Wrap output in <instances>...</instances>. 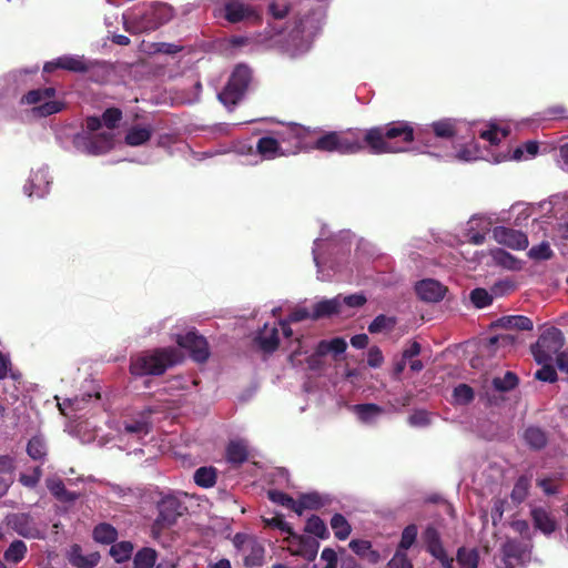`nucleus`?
Segmentation results:
<instances>
[{
    "instance_id": "nucleus-57",
    "label": "nucleus",
    "mask_w": 568,
    "mask_h": 568,
    "mask_svg": "<svg viewBox=\"0 0 568 568\" xmlns=\"http://www.w3.org/2000/svg\"><path fill=\"white\" fill-rule=\"evenodd\" d=\"M384 363V355L378 346H372L367 353V364L369 367L378 368Z\"/></svg>"
},
{
    "instance_id": "nucleus-53",
    "label": "nucleus",
    "mask_w": 568,
    "mask_h": 568,
    "mask_svg": "<svg viewBox=\"0 0 568 568\" xmlns=\"http://www.w3.org/2000/svg\"><path fill=\"white\" fill-rule=\"evenodd\" d=\"M267 497L271 501L278 504L285 508L294 506V498L281 490L271 489L267 491Z\"/></svg>"
},
{
    "instance_id": "nucleus-21",
    "label": "nucleus",
    "mask_w": 568,
    "mask_h": 568,
    "mask_svg": "<svg viewBox=\"0 0 568 568\" xmlns=\"http://www.w3.org/2000/svg\"><path fill=\"white\" fill-rule=\"evenodd\" d=\"M530 516L536 529L549 536L557 529V523L552 515L542 507H534Z\"/></svg>"
},
{
    "instance_id": "nucleus-51",
    "label": "nucleus",
    "mask_w": 568,
    "mask_h": 568,
    "mask_svg": "<svg viewBox=\"0 0 568 568\" xmlns=\"http://www.w3.org/2000/svg\"><path fill=\"white\" fill-rule=\"evenodd\" d=\"M263 524L265 527L277 528L281 531L286 532L288 536L294 534L293 528L284 520L282 515H276L272 518H263Z\"/></svg>"
},
{
    "instance_id": "nucleus-63",
    "label": "nucleus",
    "mask_w": 568,
    "mask_h": 568,
    "mask_svg": "<svg viewBox=\"0 0 568 568\" xmlns=\"http://www.w3.org/2000/svg\"><path fill=\"white\" fill-rule=\"evenodd\" d=\"M341 301L342 305L345 304L349 307H361L366 303L367 300L364 294H351Z\"/></svg>"
},
{
    "instance_id": "nucleus-6",
    "label": "nucleus",
    "mask_w": 568,
    "mask_h": 568,
    "mask_svg": "<svg viewBox=\"0 0 568 568\" xmlns=\"http://www.w3.org/2000/svg\"><path fill=\"white\" fill-rule=\"evenodd\" d=\"M55 93L57 91L52 87L30 90L22 95L20 103L34 105L33 112L36 114L49 116L60 112L64 106L63 102L53 100Z\"/></svg>"
},
{
    "instance_id": "nucleus-55",
    "label": "nucleus",
    "mask_w": 568,
    "mask_h": 568,
    "mask_svg": "<svg viewBox=\"0 0 568 568\" xmlns=\"http://www.w3.org/2000/svg\"><path fill=\"white\" fill-rule=\"evenodd\" d=\"M495 260L501 264L503 266L515 270L518 268L517 263L518 261L508 252L504 250H497L494 254Z\"/></svg>"
},
{
    "instance_id": "nucleus-18",
    "label": "nucleus",
    "mask_w": 568,
    "mask_h": 568,
    "mask_svg": "<svg viewBox=\"0 0 568 568\" xmlns=\"http://www.w3.org/2000/svg\"><path fill=\"white\" fill-rule=\"evenodd\" d=\"M281 142L280 136H262L256 142V154L263 160H274L285 156L287 152L282 149Z\"/></svg>"
},
{
    "instance_id": "nucleus-59",
    "label": "nucleus",
    "mask_w": 568,
    "mask_h": 568,
    "mask_svg": "<svg viewBox=\"0 0 568 568\" xmlns=\"http://www.w3.org/2000/svg\"><path fill=\"white\" fill-rule=\"evenodd\" d=\"M537 486L540 487L547 496L556 495L559 491V485L551 478L538 479Z\"/></svg>"
},
{
    "instance_id": "nucleus-16",
    "label": "nucleus",
    "mask_w": 568,
    "mask_h": 568,
    "mask_svg": "<svg viewBox=\"0 0 568 568\" xmlns=\"http://www.w3.org/2000/svg\"><path fill=\"white\" fill-rule=\"evenodd\" d=\"M55 69H63L77 73H85L90 70V64L84 60L83 57L62 55L53 61L47 62L43 67V71L47 73H51Z\"/></svg>"
},
{
    "instance_id": "nucleus-45",
    "label": "nucleus",
    "mask_w": 568,
    "mask_h": 568,
    "mask_svg": "<svg viewBox=\"0 0 568 568\" xmlns=\"http://www.w3.org/2000/svg\"><path fill=\"white\" fill-rule=\"evenodd\" d=\"M455 404L467 405L473 402L475 397L474 389L467 384H459L453 390Z\"/></svg>"
},
{
    "instance_id": "nucleus-19",
    "label": "nucleus",
    "mask_w": 568,
    "mask_h": 568,
    "mask_svg": "<svg viewBox=\"0 0 568 568\" xmlns=\"http://www.w3.org/2000/svg\"><path fill=\"white\" fill-rule=\"evenodd\" d=\"M254 343L264 353H274L280 345L278 328L275 325L270 327L267 324H265L264 327L254 337Z\"/></svg>"
},
{
    "instance_id": "nucleus-56",
    "label": "nucleus",
    "mask_w": 568,
    "mask_h": 568,
    "mask_svg": "<svg viewBox=\"0 0 568 568\" xmlns=\"http://www.w3.org/2000/svg\"><path fill=\"white\" fill-rule=\"evenodd\" d=\"M500 128L496 124H490L487 130L479 133V138L488 141L491 145H498L501 141L499 138Z\"/></svg>"
},
{
    "instance_id": "nucleus-44",
    "label": "nucleus",
    "mask_w": 568,
    "mask_h": 568,
    "mask_svg": "<svg viewBox=\"0 0 568 568\" xmlns=\"http://www.w3.org/2000/svg\"><path fill=\"white\" fill-rule=\"evenodd\" d=\"M418 528L415 524L407 525L400 535L396 549L407 551L417 540Z\"/></svg>"
},
{
    "instance_id": "nucleus-27",
    "label": "nucleus",
    "mask_w": 568,
    "mask_h": 568,
    "mask_svg": "<svg viewBox=\"0 0 568 568\" xmlns=\"http://www.w3.org/2000/svg\"><path fill=\"white\" fill-rule=\"evenodd\" d=\"M523 438L529 448L541 450L548 444V436L540 427L529 426L525 429Z\"/></svg>"
},
{
    "instance_id": "nucleus-9",
    "label": "nucleus",
    "mask_w": 568,
    "mask_h": 568,
    "mask_svg": "<svg viewBox=\"0 0 568 568\" xmlns=\"http://www.w3.org/2000/svg\"><path fill=\"white\" fill-rule=\"evenodd\" d=\"M222 17L230 23L261 21V14L257 9L240 0H229L223 6Z\"/></svg>"
},
{
    "instance_id": "nucleus-13",
    "label": "nucleus",
    "mask_w": 568,
    "mask_h": 568,
    "mask_svg": "<svg viewBox=\"0 0 568 568\" xmlns=\"http://www.w3.org/2000/svg\"><path fill=\"white\" fill-rule=\"evenodd\" d=\"M443 568H455L454 558L449 557L446 550L442 551V555L434 556ZM456 562L459 568H478L479 554L477 549H467L466 547H459L456 552Z\"/></svg>"
},
{
    "instance_id": "nucleus-15",
    "label": "nucleus",
    "mask_w": 568,
    "mask_h": 568,
    "mask_svg": "<svg viewBox=\"0 0 568 568\" xmlns=\"http://www.w3.org/2000/svg\"><path fill=\"white\" fill-rule=\"evenodd\" d=\"M494 239L501 245H505L511 250H525L528 246L527 235L518 230L496 226L493 230Z\"/></svg>"
},
{
    "instance_id": "nucleus-5",
    "label": "nucleus",
    "mask_w": 568,
    "mask_h": 568,
    "mask_svg": "<svg viewBox=\"0 0 568 568\" xmlns=\"http://www.w3.org/2000/svg\"><path fill=\"white\" fill-rule=\"evenodd\" d=\"M565 344L562 332L551 326L545 329L537 342L531 345V353L537 363L552 362L554 357L560 354V349Z\"/></svg>"
},
{
    "instance_id": "nucleus-46",
    "label": "nucleus",
    "mask_w": 568,
    "mask_h": 568,
    "mask_svg": "<svg viewBox=\"0 0 568 568\" xmlns=\"http://www.w3.org/2000/svg\"><path fill=\"white\" fill-rule=\"evenodd\" d=\"M470 302L477 308H484L493 303V296L487 290L477 287L474 288L469 294Z\"/></svg>"
},
{
    "instance_id": "nucleus-28",
    "label": "nucleus",
    "mask_w": 568,
    "mask_h": 568,
    "mask_svg": "<svg viewBox=\"0 0 568 568\" xmlns=\"http://www.w3.org/2000/svg\"><path fill=\"white\" fill-rule=\"evenodd\" d=\"M28 456L36 462L43 464L48 456V447L42 436H32L27 444Z\"/></svg>"
},
{
    "instance_id": "nucleus-35",
    "label": "nucleus",
    "mask_w": 568,
    "mask_h": 568,
    "mask_svg": "<svg viewBox=\"0 0 568 568\" xmlns=\"http://www.w3.org/2000/svg\"><path fill=\"white\" fill-rule=\"evenodd\" d=\"M134 546L129 540H123L119 542H113L110 548V556L114 559L115 562L122 564L128 561L133 552Z\"/></svg>"
},
{
    "instance_id": "nucleus-17",
    "label": "nucleus",
    "mask_w": 568,
    "mask_h": 568,
    "mask_svg": "<svg viewBox=\"0 0 568 568\" xmlns=\"http://www.w3.org/2000/svg\"><path fill=\"white\" fill-rule=\"evenodd\" d=\"M415 291L422 301L436 303L444 298L447 288L438 281L427 278L419 281L415 286Z\"/></svg>"
},
{
    "instance_id": "nucleus-30",
    "label": "nucleus",
    "mask_w": 568,
    "mask_h": 568,
    "mask_svg": "<svg viewBox=\"0 0 568 568\" xmlns=\"http://www.w3.org/2000/svg\"><path fill=\"white\" fill-rule=\"evenodd\" d=\"M248 458L247 446L241 440H231L226 446V460L234 465H242Z\"/></svg>"
},
{
    "instance_id": "nucleus-61",
    "label": "nucleus",
    "mask_w": 568,
    "mask_h": 568,
    "mask_svg": "<svg viewBox=\"0 0 568 568\" xmlns=\"http://www.w3.org/2000/svg\"><path fill=\"white\" fill-rule=\"evenodd\" d=\"M412 426H426L429 424V416L425 410H417L408 417Z\"/></svg>"
},
{
    "instance_id": "nucleus-11",
    "label": "nucleus",
    "mask_w": 568,
    "mask_h": 568,
    "mask_svg": "<svg viewBox=\"0 0 568 568\" xmlns=\"http://www.w3.org/2000/svg\"><path fill=\"white\" fill-rule=\"evenodd\" d=\"M432 131L434 138L444 139V140H453L457 135V121L454 119H442L433 122L429 125V130H426L424 133L414 134V140H418L423 142L426 146L430 145L432 136L429 134Z\"/></svg>"
},
{
    "instance_id": "nucleus-2",
    "label": "nucleus",
    "mask_w": 568,
    "mask_h": 568,
    "mask_svg": "<svg viewBox=\"0 0 568 568\" xmlns=\"http://www.w3.org/2000/svg\"><path fill=\"white\" fill-rule=\"evenodd\" d=\"M183 361L175 347H159L140 352L130 358V373L134 377L161 376Z\"/></svg>"
},
{
    "instance_id": "nucleus-26",
    "label": "nucleus",
    "mask_w": 568,
    "mask_h": 568,
    "mask_svg": "<svg viewBox=\"0 0 568 568\" xmlns=\"http://www.w3.org/2000/svg\"><path fill=\"white\" fill-rule=\"evenodd\" d=\"M242 554L245 567L252 568L263 565L265 549L257 540L254 539L253 541H250V545H247L246 549Z\"/></svg>"
},
{
    "instance_id": "nucleus-62",
    "label": "nucleus",
    "mask_w": 568,
    "mask_h": 568,
    "mask_svg": "<svg viewBox=\"0 0 568 568\" xmlns=\"http://www.w3.org/2000/svg\"><path fill=\"white\" fill-rule=\"evenodd\" d=\"M16 470V459L10 455H0V474H12Z\"/></svg>"
},
{
    "instance_id": "nucleus-58",
    "label": "nucleus",
    "mask_w": 568,
    "mask_h": 568,
    "mask_svg": "<svg viewBox=\"0 0 568 568\" xmlns=\"http://www.w3.org/2000/svg\"><path fill=\"white\" fill-rule=\"evenodd\" d=\"M544 115L547 119L550 120H557V119H567L568 118V111L564 105H552L547 108L544 111Z\"/></svg>"
},
{
    "instance_id": "nucleus-8",
    "label": "nucleus",
    "mask_w": 568,
    "mask_h": 568,
    "mask_svg": "<svg viewBox=\"0 0 568 568\" xmlns=\"http://www.w3.org/2000/svg\"><path fill=\"white\" fill-rule=\"evenodd\" d=\"M316 134L315 130H311L301 124H291L284 131L278 133L283 143L290 144L288 153L296 154L301 151H310L312 135Z\"/></svg>"
},
{
    "instance_id": "nucleus-43",
    "label": "nucleus",
    "mask_w": 568,
    "mask_h": 568,
    "mask_svg": "<svg viewBox=\"0 0 568 568\" xmlns=\"http://www.w3.org/2000/svg\"><path fill=\"white\" fill-rule=\"evenodd\" d=\"M519 383L518 376L508 371L505 373L503 377H494L493 386L498 392H509L513 390Z\"/></svg>"
},
{
    "instance_id": "nucleus-22",
    "label": "nucleus",
    "mask_w": 568,
    "mask_h": 568,
    "mask_svg": "<svg viewBox=\"0 0 568 568\" xmlns=\"http://www.w3.org/2000/svg\"><path fill=\"white\" fill-rule=\"evenodd\" d=\"M351 550L356 554L361 559L376 565L381 560V554L373 549V545L369 540L365 539H353L349 542Z\"/></svg>"
},
{
    "instance_id": "nucleus-10",
    "label": "nucleus",
    "mask_w": 568,
    "mask_h": 568,
    "mask_svg": "<svg viewBox=\"0 0 568 568\" xmlns=\"http://www.w3.org/2000/svg\"><path fill=\"white\" fill-rule=\"evenodd\" d=\"M176 343L180 347L190 352V356L197 363H205L210 357V348L206 338L199 335L196 331H190L179 335Z\"/></svg>"
},
{
    "instance_id": "nucleus-54",
    "label": "nucleus",
    "mask_w": 568,
    "mask_h": 568,
    "mask_svg": "<svg viewBox=\"0 0 568 568\" xmlns=\"http://www.w3.org/2000/svg\"><path fill=\"white\" fill-rule=\"evenodd\" d=\"M515 341H516V337L514 335L501 334V335H496V336L489 337L488 342H487V346L493 352H496V349L499 345H503V346L513 345L515 343Z\"/></svg>"
},
{
    "instance_id": "nucleus-32",
    "label": "nucleus",
    "mask_w": 568,
    "mask_h": 568,
    "mask_svg": "<svg viewBox=\"0 0 568 568\" xmlns=\"http://www.w3.org/2000/svg\"><path fill=\"white\" fill-rule=\"evenodd\" d=\"M158 560V551L151 547L139 549L133 558L134 568H154Z\"/></svg>"
},
{
    "instance_id": "nucleus-38",
    "label": "nucleus",
    "mask_w": 568,
    "mask_h": 568,
    "mask_svg": "<svg viewBox=\"0 0 568 568\" xmlns=\"http://www.w3.org/2000/svg\"><path fill=\"white\" fill-rule=\"evenodd\" d=\"M331 527L338 540H346L352 532V527L342 514H335L331 518Z\"/></svg>"
},
{
    "instance_id": "nucleus-34",
    "label": "nucleus",
    "mask_w": 568,
    "mask_h": 568,
    "mask_svg": "<svg viewBox=\"0 0 568 568\" xmlns=\"http://www.w3.org/2000/svg\"><path fill=\"white\" fill-rule=\"evenodd\" d=\"M151 136L152 129L134 125L125 134V143L130 146H139L146 143Z\"/></svg>"
},
{
    "instance_id": "nucleus-31",
    "label": "nucleus",
    "mask_w": 568,
    "mask_h": 568,
    "mask_svg": "<svg viewBox=\"0 0 568 568\" xmlns=\"http://www.w3.org/2000/svg\"><path fill=\"white\" fill-rule=\"evenodd\" d=\"M93 539L103 545H112L118 539V530L108 523L97 525L92 532Z\"/></svg>"
},
{
    "instance_id": "nucleus-48",
    "label": "nucleus",
    "mask_w": 568,
    "mask_h": 568,
    "mask_svg": "<svg viewBox=\"0 0 568 568\" xmlns=\"http://www.w3.org/2000/svg\"><path fill=\"white\" fill-rule=\"evenodd\" d=\"M528 256L536 261H547L554 256V252L548 242H541L529 250Z\"/></svg>"
},
{
    "instance_id": "nucleus-4",
    "label": "nucleus",
    "mask_w": 568,
    "mask_h": 568,
    "mask_svg": "<svg viewBox=\"0 0 568 568\" xmlns=\"http://www.w3.org/2000/svg\"><path fill=\"white\" fill-rule=\"evenodd\" d=\"M251 81L252 70L245 64H237L219 93V100L227 108L236 105L244 98Z\"/></svg>"
},
{
    "instance_id": "nucleus-64",
    "label": "nucleus",
    "mask_w": 568,
    "mask_h": 568,
    "mask_svg": "<svg viewBox=\"0 0 568 568\" xmlns=\"http://www.w3.org/2000/svg\"><path fill=\"white\" fill-rule=\"evenodd\" d=\"M321 558L326 561L324 568H336L337 567V555L332 548H324Z\"/></svg>"
},
{
    "instance_id": "nucleus-20",
    "label": "nucleus",
    "mask_w": 568,
    "mask_h": 568,
    "mask_svg": "<svg viewBox=\"0 0 568 568\" xmlns=\"http://www.w3.org/2000/svg\"><path fill=\"white\" fill-rule=\"evenodd\" d=\"M100 559L101 556L98 551L83 555L82 548L78 544L72 545L68 552V560L75 568H94Z\"/></svg>"
},
{
    "instance_id": "nucleus-39",
    "label": "nucleus",
    "mask_w": 568,
    "mask_h": 568,
    "mask_svg": "<svg viewBox=\"0 0 568 568\" xmlns=\"http://www.w3.org/2000/svg\"><path fill=\"white\" fill-rule=\"evenodd\" d=\"M151 430V424L145 418L131 419L123 422V432L138 437L145 436Z\"/></svg>"
},
{
    "instance_id": "nucleus-3",
    "label": "nucleus",
    "mask_w": 568,
    "mask_h": 568,
    "mask_svg": "<svg viewBox=\"0 0 568 568\" xmlns=\"http://www.w3.org/2000/svg\"><path fill=\"white\" fill-rule=\"evenodd\" d=\"M172 19V8L165 3H156L140 16L124 21L125 31L140 34L159 29Z\"/></svg>"
},
{
    "instance_id": "nucleus-23",
    "label": "nucleus",
    "mask_w": 568,
    "mask_h": 568,
    "mask_svg": "<svg viewBox=\"0 0 568 568\" xmlns=\"http://www.w3.org/2000/svg\"><path fill=\"white\" fill-rule=\"evenodd\" d=\"M45 486L50 494L61 503H73L79 498V494L68 490L59 477L47 478Z\"/></svg>"
},
{
    "instance_id": "nucleus-12",
    "label": "nucleus",
    "mask_w": 568,
    "mask_h": 568,
    "mask_svg": "<svg viewBox=\"0 0 568 568\" xmlns=\"http://www.w3.org/2000/svg\"><path fill=\"white\" fill-rule=\"evenodd\" d=\"M77 145L90 155H101L112 149L113 134L111 132H101L82 136L77 140Z\"/></svg>"
},
{
    "instance_id": "nucleus-36",
    "label": "nucleus",
    "mask_w": 568,
    "mask_h": 568,
    "mask_svg": "<svg viewBox=\"0 0 568 568\" xmlns=\"http://www.w3.org/2000/svg\"><path fill=\"white\" fill-rule=\"evenodd\" d=\"M217 471L214 467H200L194 473V483L203 488H211L215 485Z\"/></svg>"
},
{
    "instance_id": "nucleus-33",
    "label": "nucleus",
    "mask_w": 568,
    "mask_h": 568,
    "mask_svg": "<svg viewBox=\"0 0 568 568\" xmlns=\"http://www.w3.org/2000/svg\"><path fill=\"white\" fill-rule=\"evenodd\" d=\"M396 324L397 318L395 316L379 314L368 325V332L371 334L389 333L395 328Z\"/></svg>"
},
{
    "instance_id": "nucleus-29",
    "label": "nucleus",
    "mask_w": 568,
    "mask_h": 568,
    "mask_svg": "<svg viewBox=\"0 0 568 568\" xmlns=\"http://www.w3.org/2000/svg\"><path fill=\"white\" fill-rule=\"evenodd\" d=\"M423 540L426 546V550L434 557L442 555L445 550L439 531L432 525L427 526L423 532Z\"/></svg>"
},
{
    "instance_id": "nucleus-1",
    "label": "nucleus",
    "mask_w": 568,
    "mask_h": 568,
    "mask_svg": "<svg viewBox=\"0 0 568 568\" xmlns=\"http://www.w3.org/2000/svg\"><path fill=\"white\" fill-rule=\"evenodd\" d=\"M312 135L310 150L355 154L366 146L373 154L407 151L405 144L414 140V128L407 121H392L383 126H373L362 132L358 129L346 132L329 131L320 136Z\"/></svg>"
},
{
    "instance_id": "nucleus-60",
    "label": "nucleus",
    "mask_w": 568,
    "mask_h": 568,
    "mask_svg": "<svg viewBox=\"0 0 568 568\" xmlns=\"http://www.w3.org/2000/svg\"><path fill=\"white\" fill-rule=\"evenodd\" d=\"M268 11L274 19L281 20V19H284L288 14L290 6L286 3L280 4L277 2H272L268 6Z\"/></svg>"
},
{
    "instance_id": "nucleus-24",
    "label": "nucleus",
    "mask_w": 568,
    "mask_h": 568,
    "mask_svg": "<svg viewBox=\"0 0 568 568\" xmlns=\"http://www.w3.org/2000/svg\"><path fill=\"white\" fill-rule=\"evenodd\" d=\"M342 301L339 296L331 300H322L313 305L312 320L317 321L324 317H331L341 313Z\"/></svg>"
},
{
    "instance_id": "nucleus-47",
    "label": "nucleus",
    "mask_w": 568,
    "mask_h": 568,
    "mask_svg": "<svg viewBox=\"0 0 568 568\" xmlns=\"http://www.w3.org/2000/svg\"><path fill=\"white\" fill-rule=\"evenodd\" d=\"M539 364L541 368L535 373V378L541 382L555 383L558 379V375L552 362H542Z\"/></svg>"
},
{
    "instance_id": "nucleus-7",
    "label": "nucleus",
    "mask_w": 568,
    "mask_h": 568,
    "mask_svg": "<svg viewBox=\"0 0 568 568\" xmlns=\"http://www.w3.org/2000/svg\"><path fill=\"white\" fill-rule=\"evenodd\" d=\"M156 508L158 517L152 525L153 534H159L163 529L173 526L186 510L183 503L172 495H168L158 501Z\"/></svg>"
},
{
    "instance_id": "nucleus-52",
    "label": "nucleus",
    "mask_w": 568,
    "mask_h": 568,
    "mask_svg": "<svg viewBox=\"0 0 568 568\" xmlns=\"http://www.w3.org/2000/svg\"><path fill=\"white\" fill-rule=\"evenodd\" d=\"M303 500V506L310 510H318L325 506L324 498L318 493H308L300 496Z\"/></svg>"
},
{
    "instance_id": "nucleus-40",
    "label": "nucleus",
    "mask_w": 568,
    "mask_h": 568,
    "mask_svg": "<svg viewBox=\"0 0 568 568\" xmlns=\"http://www.w3.org/2000/svg\"><path fill=\"white\" fill-rule=\"evenodd\" d=\"M529 488L530 479L525 475L519 476L510 494L513 503L521 504L527 498Z\"/></svg>"
},
{
    "instance_id": "nucleus-49",
    "label": "nucleus",
    "mask_w": 568,
    "mask_h": 568,
    "mask_svg": "<svg viewBox=\"0 0 568 568\" xmlns=\"http://www.w3.org/2000/svg\"><path fill=\"white\" fill-rule=\"evenodd\" d=\"M122 119V111L118 108H108L101 116L102 123L110 130L118 126Z\"/></svg>"
},
{
    "instance_id": "nucleus-50",
    "label": "nucleus",
    "mask_w": 568,
    "mask_h": 568,
    "mask_svg": "<svg viewBox=\"0 0 568 568\" xmlns=\"http://www.w3.org/2000/svg\"><path fill=\"white\" fill-rule=\"evenodd\" d=\"M387 568H414L412 560L407 556V551L396 549L394 556L387 562Z\"/></svg>"
},
{
    "instance_id": "nucleus-14",
    "label": "nucleus",
    "mask_w": 568,
    "mask_h": 568,
    "mask_svg": "<svg viewBox=\"0 0 568 568\" xmlns=\"http://www.w3.org/2000/svg\"><path fill=\"white\" fill-rule=\"evenodd\" d=\"M285 541L291 545H297V548L288 547L294 556H301L307 561L315 560L320 548V542L311 536L297 535L295 531L292 536H287Z\"/></svg>"
},
{
    "instance_id": "nucleus-37",
    "label": "nucleus",
    "mask_w": 568,
    "mask_h": 568,
    "mask_svg": "<svg viewBox=\"0 0 568 568\" xmlns=\"http://www.w3.org/2000/svg\"><path fill=\"white\" fill-rule=\"evenodd\" d=\"M354 412L363 423H371L383 413V408L377 404H357Z\"/></svg>"
},
{
    "instance_id": "nucleus-41",
    "label": "nucleus",
    "mask_w": 568,
    "mask_h": 568,
    "mask_svg": "<svg viewBox=\"0 0 568 568\" xmlns=\"http://www.w3.org/2000/svg\"><path fill=\"white\" fill-rule=\"evenodd\" d=\"M305 531L317 538L326 539L329 536L326 524L316 515H312L305 525Z\"/></svg>"
},
{
    "instance_id": "nucleus-42",
    "label": "nucleus",
    "mask_w": 568,
    "mask_h": 568,
    "mask_svg": "<svg viewBox=\"0 0 568 568\" xmlns=\"http://www.w3.org/2000/svg\"><path fill=\"white\" fill-rule=\"evenodd\" d=\"M27 554V545L22 540H14L4 551V559L9 562H20Z\"/></svg>"
},
{
    "instance_id": "nucleus-25",
    "label": "nucleus",
    "mask_w": 568,
    "mask_h": 568,
    "mask_svg": "<svg viewBox=\"0 0 568 568\" xmlns=\"http://www.w3.org/2000/svg\"><path fill=\"white\" fill-rule=\"evenodd\" d=\"M493 325L505 329L517 331H531L534 327L532 321L524 315L501 316Z\"/></svg>"
}]
</instances>
